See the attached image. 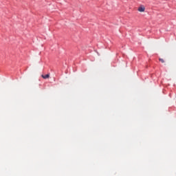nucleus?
<instances>
[{
	"label": "nucleus",
	"instance_id": "f03ea898",
	"mask_svg": "<svg viewBox=\"0 0 176 176\" xmlns=\"http://www.w3.org/2000/svg\"><path fill=\"white\" fill-rule=\"evenodd\" d=\"M41 77H42L43 79H47V78H50V74L41 75Z\"/></svg>",
	"mask_w": 176,
	"mask_h": 176
},
{
	"label": "nucleus",
	"instance_id": "7ed1b4c3",
	"mask_svg": "<svg viewBox=\"0 0 176 176\" xmlns=\"http://www.w3.org/2000/svg\"><path fill=\"white\" fill-rule=\"evenodd\" d=\"M159 60L162 63H164L165 60L163 58H159Z\"/></svg>",
	"mask_w": 176,
	"mask_h": 176
},
{
	"label": "nucleus",
	"instance_id": "f257e3e1",
	"mask_svg": "<svg viewBox=\"0 0 176 176\" xmlns=\"http://www.w3.org/2000/svg\"><path fill=\"white\" fill-rule=\"evenodd\" d=\"M145 7L144 6H140V8H138V10L140 12H145Z\"/></svg>",
	"mask_w": 176,
	"mask_h": 176
}]
</instances>
